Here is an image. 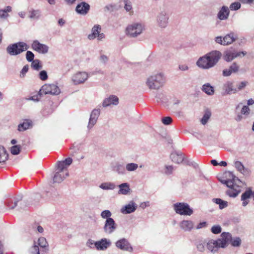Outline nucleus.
Listing matches in <instances>:
<instances>
[{"label": "nucleus", "mask_w": 254, "mask_h": 254, "mask_svg": "<svg viewBox=\"0 0 254 254\" xmlns=\"http://www.w3.org/2000/svg\"><path fill=\"white\" fill-rule=\"evenodd\" d=\"M174 209L177 214L190 216L193 213L189 205L187 203L178 202L174 204Z\"/></svg>", "instance_id": "0eeeda50"}, {"label": "nucleus", "mask_w": 254, "mask_h": 254, "mask_svg": "<svg viewBox=\"0 0 254 254\" xmlns=\"http://www.w3.org/2000/svg\"><path fill=\"white\" fill-rule=\"evenodd\" d=\"M144 30V26L141 23H133L129 25L126 29L127 34L130 37H136Z\"/></svg>", "instance_id": "20e7f679"}, {"label": "nucleus", "mask_w": 254, "mask_h": 254, "mask_svg": "<svg viewBox=\"0 0 254 254\" xmlns=\"http://www.w3.org/2000/svg\"><path fill=\"white\" fill-rule=\"evenodd\" d=\"M20 145H16L11 147V153L13 155H18L20 151Z\"/></svg>", "instance_id": "8fccbe9b"}, {"label": "nucleus", "mask_w": 254, "mask_h": 254, "mask_svg": "<svg viewBox=\"0 0 254 254\" xmlns=\"http://www.w3.org/2000/svg\"><path fill=\"white\" fill-rule=\"evenodd\" d=\"M212 201L216 204H219V208L220 209H222L228 206V202L224 201L221 198H213Z\"/></svg>", "instance_id": "4c0bfd02"}, {"label": "nucleus", "mask_w": 254, "mask_h": 254, "mask_svg": "<svg viewBox=\"0 0 254 254\" xmlns=\"http://www.w3.org/2000/svg\"><path fill=\"white\" fill-rule=\"evenodd\" d=\"M253 191L250 188L242 193L241 200L242 201L243 206L245 207L250 203Z\"/></svg>", "instance_id": "6ab92c4d"}, {"label": "nucleus", "mask_w": 254, "mask_h": 254, "mask_svg": "<svg viewBox=\"0 0 254 254\" xmlns=\"http://www.w3.org/2000/svg\"><path fill=\"white\" fill-rule=\"evenodd\" d=\"M72 162V159L69 157L65 159L64 161H59L58 163H63L64 164V169H67V166L70 165Z\"/></svg>", "instance_id": "bf43d9fd"}, {"label": "nucleus", "mask_w": 254, "mask_h": 254, "mask_svg": "<svg viewBox=\"0 0 254 254\" xmlns=\"http://www.w3.org/2000/svg\"><path fill=\"white\" fill-rule=\"evenodd\" d=\"M207 248L211 253L214 254L218 251V249L219 248L217 242L215 240H211L209 241L207 243Z\"/></svg>", "instance_id": "c756f323"}, {"label": "nucleus", "mask_w": 254, "mask_h": 254, "mask_svg": "<svg viewBox=\"0 0 254 254\" xmlns=\"http://www.w3.org/2000/svg\"><path fill=\"white\" fill-rule=\"evenodd\" d=\"M205 243L201 241L197 242L196 244V247L197 251L200 252H203L205 251Z\"/></svg>", "instance_id": "de8ad7c7"}, {"label": "nucleus", "mask_w": 254, "mask_h": 254, "mask_svg": "<svg viewBox=\"0 0 254 254\" xmlns=\"http://www.w3.org/2000/svg\"><path fill=\"white\" fill-rule=\"evenodd\" d=\"M29 17L31 19H38L41 17V11L39 9H32L29 11Z\"/></svg>", "instance_id": "72a5a7b5"}, {"label": "nucleus", "mask_w": 254, "mask_h": 254, "mask_svg": "<svg viewBox=\"0 0 254 254\" xmlns=\"http://www.w3.org/2000/svg\"><path fill=\"white\" fill-rule=\"evenodd\" d=\"M101 31V27L99 25H95L92 28V33L89 34L88 38L89 40H93L97 38V35Z\"/></svg>", "instance_id": "c85d7f7f"}, {"label": "nucleus", "mask_w": 254, "mask_h": 254, "mask_svg": "<svg viewBox=\"0 0 254 254\" xmlns=\"http://www.w3.org/2000/svg\"><path fill=\"white\" fill-rule=\"evenodd\" d=\"M99 187L105 190H114L116 186L112 183H104L101 184Z\"/></svg>", "instance_id": "58836bf2"}, {"label": "nucleus", "mask_w": 254, "mask_h": 254, "mask_svg": "<svg viewBox=\"0 0 254 254\" xmlns=\"http://www.w3.org/2000/svg\"><path fill=\"white\" fill-rule=\"evenodd\" d=\"M222 228L220 225H214L211 229V231L214 234H218L221 232Z\"/></svg>", "instance_id": "864d4df0"}, {"label": "nucleus", "mask_w": 254, "mask_h": 254, "mask_svg": "<svg viewBox=\"0 0 254 254\" xmlns=\"http://www.w3.org/2000/svg\"><path fill=\"white\" fill-rule=\"evenodd\" d=\"M8 158V155L3 147L0 146V163H4Z\"/></svg>", "instance_id": "f704fd0d"}, {"label": "nucleus", "mask_w": 254, "mask_h": 254, "mask_svg": "<svg viewBox=\"0 0 254 254\" xmlns=\"http://www.w3.org/2000/svg\"><path fill=\"white\" fill-rule=\"evenodd\" d=\"M126 168L127 171H134L138 168V165L134 163H127L126 165Z\"/></svg>", "instance_id": "79ce46f5"}, {"label": "nucleus", "mask_w": 254, "mask_h": 254, "mask_svg": "<svg viewBox=\"0 0 254 254\" xmlns=\"http://www.w3.org/2000/svg\"><path fill=\"white\" fill-rule=\"evenodd\" d=\"M99 60L101 63L103 64H105L108 61V58L106 55H102L99 58Z\"/></svg>", "instance_id": "69168bd1"}, {"label": "nucleus", "mask_w": 254, "mask_h": 254, "mask_svg": "<svg viewBox=\"0 0 254 254\" xmlns=\"http://www.w3.org/2000/svg\"><path fill=\"white\" fill-rule=\"evenodd\" d=\"M32 126V122L29 120H25L23 123L18 126V130L19 131H23Z\"/></svg>", "instance_id": "7c9ffc66"}, {"label": "nucleus", "mask_w": 254, "mask_h": 254, "mask_svg": "<svg viewBox=\"0 0 254 254\" xmlns=\"http://www.w3.org/2000/svg\"><path fill=\"white\" fill-rule=\"evenodd\" d=\"M60 93V89L58 86L55 84H45L40 90L39 94L58 95Z\"/></svg>", "instance_id": "9d476101"}, {"label": "nucleus", "mask_w": 254, "mask_h": 254, "mask_svg": "<svg viewBox=\"0 0 254 254\" xmlns=\"http://www.w3.org/2000/svg\"><path fill=\"white\" fill-rule=\"evenodd\" d=\"M241 181H237V185H234L231 188H230L229 190L226 191V194L230 197H235L238 194L241 192V190L239 188L240 184L241 183Z\"/></svg>", "instance_id": "5701e85b"}, {"label": "nucleus", "mask_w": 254, "mask_h": 254, "mask_svg": "<svg viewBox=\"0 0 254 254\" xmlns=\"http://www.w3.org/2000/svg\"><path fill=\"white\" fill-rule=\"evenodd\" d=\"M223 37L217 36L215 38V41L216 43L224 45Z\"/></svg>", "instance_id": "338daca9"}, {"label": "nucleus", "mask_w": 254, "mask_h": 254, "mask_svg": "<svg viewBox=\"0 0 254 254\" xmlns=\"http://www.w3.org/2000/svg\"><path fill=\"white\" fill-rule=\"evenodd\" d=\"M193 226V222L190 220H183L180 224L181 228L185 231H190Z\"/></svg>", "instance_id": "bb28decb"}, {"label": "nucleus", "mask_w": 254, "mask_h": 254, "mask_svg": "<svg viewBox=\"0 0 254 254\" xmlns=\"http://www.w3.org/2000/svg\"><path fill=\"white\" fill-rule=\"evenodd\" d=\"M29 69L28 65L26 64L24 66L22 70L20 71L19 77L23 78L25 76L26 73L28 72Z\"/></svg>", "instance_id": "13d9d810"}, {"label": "nucleus", "mask_w": 254, "mask_h": 254, "mask_svg": "<svg viewBox=\"0 0 254 254\" xmlns=\"http://www.w3.org/2000/svg\"><path fill=\"white\" fill-rule=\"evenodd\" d=\"M113 170L119 174L124 175L125 174V169L124 166L119 163H116L113 166Z\"/></svg>", "instance_id": "c9c22d12"}, {"label": "nucleus", "mask_w": 254, "mask_h": 254, "mask_svg": "<svg viewBox=\"0 0 254 254\" xmlns=\"http://www.w3.org/2000/svg\"><path fill=\"white\" fill-rule=\"evenodd\" d=\"M232 239V235L228 232H223L221 234V238L215 240L219 248H226Z\"/></svg>", "instance_id": "9b49d317"}, {"label": "nucleus", "mask_w": 254, "mask_h": 254, "mask_svg": "<svg viewBox=\"0 0 254 254\" xmlns=\"http://www.w3.org/2000/svg\"><path fill=\"white\" fill-rule=\"evenodd\" d=\"M32 49L39 53L45 54L48 52L49 47L45 44L40 43L38 40H35L32 44Z\"/></svg>", "instance_id": "ddd939ff"}, {"label": "nucleus", "mask_w": 254, "mask_h": 254, "mask_svg": "<svg viewBox=\"0 0 254 254\" xmlns=\"http://www.w3.org/2000/svg\"><path fill=\"white\" fill-rule=\"evenodd\" d=\"M169 19V16L168 11L166 10L160 11L156 17L157 26L161 29L165 28L168 24Z\"/></svg>", "instance_id": "423d86ee"}, {"label": "nucleus", "mask_w": 254, "mask_h": 254, "mask_svg": "<svg viewBox=\"0 0 254 254\" xmlns=\"http://www.w3.org/2000/svg\"><path fill=\"white\" fill-rule=\"evenodd\" d=\"M11 11V7L10 6H6L3 9H0V18L6 19L9 14L8 12Z\"/></svg>", "instance_id": "e433bc0d"}, {"label": "nucleus", "mask_w": 254, "mask_h": 254, "mask_svg": "<svg viewBox=\"0 0 254 254\" xmlns=\"http://www.w3.org/2000/svg\"><path fill=\"white\" fill-rule=\"evenodd\" d=\"M117 229V224L113 218L106 220L105 225L103 227L104 232L108 234L113 233Z\"/></svg>", "instance_id": "f8f14e48"}, {"label": "nucleus", "mask_w": 254, "mask_h": 254, "mask_svg": "<svg viewBox=\"0 0 254 254\" xmlns=\"http://www.w3.org/2000/svg\"><path fill=\"white\" fill-rule=\"evenodd\" d=\"M230 11L226 6H223L217 14V17L221 20H226L229 15Z\"/></svg>", "instance_id": "a878e982"}, {"label": "nucleus", "mask_w": 254, "mask_h": 254, "mask_svg": "<svg viewBox=\"0 0 254 254\" xmlns=\"http://www.w3.org/2000/svg\"><path fill=\"white\" fill-rule=\"evenodd\" d=\"M37 245L41 248L44 249H46L49 246L46 238L44 237H40L39 238L38 240V244Z\"/></svg>", "instance_id": "ea45409f"}, {"label": "nucleus", "mask_w": 254, "mask_h": 254, "mask_svg": "<svg viewBox=\"0 0 254 254\" xmlns=\"http://www.w3.org/2000/svg\"><path fill=\"white\" fill-rule=\"evenodd\" d=\"M165 82L164 74L162 73H157L148 77L146 85L150 89L158 90L164 85Z\"/></svg>", "instance_id": "f03ea898"}, {"label": "nucleus", "mask_w": 254, "mask_h": 254, "mask_svg": "<svg viewBox=\"0 0 254 254\" xmlns=\"http://www.w3.org/2000/svg\"><path fill=\"white\" fill-rule=\"evenodd\" d=\"M233 247H239L241 244V240L239 237H236L229 242Z\"/></svg>", "instance_id": "3c124183"}, {"label": "nucleus", "mask_w": 254, "mask_h": 254, "mask_svg": "<svg viewBox=\"0 0 254 254\" xmlns=\"http://www.w3.org/2000/svg\"><path fill=\"white\" fill-rule=\"evenodd\" d=\"M28 46L24 42H19L10 44L6 48L7 52L11 56H16L27 50Z\"/></svg>", "instance_id": "7ed1b4c3"}, {"label": "nucleus", "mask_w": 254, "mask_h": 254, "mask_svg": "<svg viewBox=\"0 0 254 254\" xmlns=\"http://www.w3.org/2000/svg\"><path fill=\"white\" fill-rule=\"evenodd\" d=\"M211 113L210 111H206L205 112V114H204L202 118L201 119V122L202 125H205L209 119L210 118L211 116Z\"/></svg>", "instance_id": "c03bdc74"}, {"label": "nucleus", "mask_w": 254, "mask_h": 254, "mask_svg": "<svg viewBox=\"0 0 254 254\" xmlns=\"http://www.w3.org/2000/svg\"><path fill=\"white\" fill-rule=\"evenodd\" d=\"M241 4L239 2H234L230 5V9L231 10H237L241 8Z\"/></svg>", "instance_id": "6e6d98bb"}, {"label": "nucleus", "mask_w": 254, "mask_h": 254, "mask_svg": "<svg viewBox=\"0 0 254 254\" xmlns=\"http://www.w3.org/2000/svg\"><path fill=\"white\" fill-rule=\"evenodd\" d=\"M250 110L247 105H243L242 103H239L236 108L237 116L235 120L237 122L241 121L243 119L246 118L250 114Z\"/></svg>", "instance_id": "1a4fd4ad"}, {"label": "nucleus", "mask_w": 254, "mask_h": 254, "mask_svg": "<svg viewBox=\"0 0 254 254\" xmlns=\"http://www.w3.org/2000/svg\"><path fill=\"white\" fill-rule=\"evenodd\" d=\"M234 164L235 168L238 171L242 173H244L245 171V167L241 162L237 161L235 162Z\"/></svg>", "instance_id": "49530a36"}, {"label": "nucleus", "mask_w": 254, "mask_h": 254, "mask_svg": "<svg viewBox=\"0 0 254 254\" xmlns=\"http://www.w3.org/2000/svg\"><path fill=\"white\" fill-rule=\"evenodd\" d=\"M248 82L247 81H242V82H240V83H238L236 85V90H237V93L239 91H241L243 89H244L246 86L248 84Z\"/></svg>", "instance_id": "603ef678"}, {"label": "nucleus", "mask_w": 254, "mask_h": 254, "mask_svg": "<svg viewBox=\"0 0 254 254\" xmlns=\"http://www.w3.org/2000/svg\"><path fill=\"white\" fill-rule=\"evenodd\" d=\"M246 54V52L237 51L234 48H230L224 52L223 58L225 61L230 62L236 58L244 57Z\"/></svg>", "instance_id": "6e6552de"}, {"label": "nucleus", "mask_w": 254, "mask_h": 254, "mask_svg": "<svg viewBox=\"0 0 254 254\" xmlns=\"http://www.w3.org/2000/svg\"><path fill=\"white\" fill-rule=\"evenodd\" d=\"M88 75L86 72H78L72 76V80L75 84L84 82L88 78Z\"/></svg>", "instance_id": "4468645a"}, {"label": "nucleus", "mask_w": 254, "mask_h": 254, "mask_svg": "<svg viewBox=\"0 0 254 254\" xmlns=\"http://www.w3.org/2000/svg\"><path fill=\"white\" fill-rule=\"evenodd\" d=\"M25 203L24 201H15L14 203L11 205L9 206V208L11 209H13L16 206H18V209H20L23 208L24 206H25Z\"/></svg>", "instance_id": "a19ab883"}, {"label": "nucleus", "mask_w": 254, "mask_h": 254, "mask_svg": "<svg viewBox=\"0 0 254 254\" xmlns=\"http://www.w3.org/2000/svg\"><path fill=\"white\" fill-rule=\"evenodd\" d=\"M229 69L232 73H236L239 69V66L236 63H233L229 67Z\"/></svg>", "instance_id": "052dcab7"}, {"label": "nucleus", "mask_w": 254, "mask_h": 254, "mask_svg": "<svg viewBox=\"0 0 254 254\" xmlns=\"http://www.w3.org/2000/svg\"><path fill=\"white\" fill-rule=\"evenodd\" d=\"M116 247L123 251H127L131 252L132 250V247L129 243L125 238L121 239L116 243Z\"/></svg>", "instance_id": "f3484780"}, {"label": "nucleus", "mask_w": 254, "mask_h": 254, "mask_svg": "<svg viewBox=\"0 0 254 254\" xmlns=\"http://www.w3.org/2000/svg\"><path fill=\"white\" fill-rule=\"evenodd\" d=\"M170 158L173 162L180 164L184 161L185 156L182 152H175L170 154Z\"/></svg>", "instance_id": "b1692460"}, {"label": "nucleus", "mask_w": 254, "mask_h": 254, "mask_svg": "<svg viewBox=\"0 0 254 254\" xmlns=\"http://www.w3.org/2000/svg\"><path fill=\"white\" fill-rule=\"evenodd\" d=\"M232 73L230 71V69H225L223 70V75L224 76H230Z\"/></svg>", "instance_id": "774afa93"}, {"label": "nucleus", "mask_w": 254, "mask_h": 254, "mask_svg": "<svg viewBox=\"0 0 254 254\" xmlns=\"http://www.w3.org/2000/svg\"><path fill=\"white\" fill-rule=\"evenodd\" d=\"M31 67L35 70H39L42 68V66L40 64L39 60H35L32 62Z\"/></svg>", "instance_id": "a18cd8bd"}, {"label": "nucleus", "mask_w": 254, "mask_h": 254, "mask_svg": "<svg viewBox=\"0 0 254 254\" xmlns=\"http://www.w3.org/2000/svg\"><path fill=\"white\" fill-rule=\"evenodd\" d=\"M137 207L136 204L133 201L122 208L121 212L124 214H129L134 212Z\"/></svg>", "instance_id": "4be33fe9"}, {"label": "nucleus", "mask_w": 254, "mask_h": 254, "mask_svg": "<svg viewBox=\"0 0 254 254\" xmlns=\"http://www.w3.org/2000/svg\"><path fill=\"white\" fill-rule=\"evenodd\" d=\"M29 252L30 254H40L39 248L36 242L34 241L33 245L29 250Z\"/></svg>", "instance_id": "37998d69"}, {"label": "nucleus", "mask_w": 254, "mask_h": 254, "mask_svg": "<svg viewBox=\"0 0 254 254\" xmlns=\"http://www.w3.org/2000/svg\"><path fill=\"white\" fill-rule=\"evenodd\" d=\"M174 167L172 165H166L165 166L164 173L167 175H170L173 173Z\"/></svg>", "instance_id": "4d7b16f0"}, {"label": "nucleus", "mask_w": 254, "mask_h": 254, "mask_svg": "<svg viewBox=\"0 0 254 254\" xmlns=\"http://www.w3.org/2000/svg\"><path fill=\"white\" fill-rule=\"evenodd\" d=\"M201 90L209 96L213 95L214 94V87L209 83L203 84L201 87Z\"/></svg>", "instance_id": "2f4dec72"}, {"label": "nucleus", "mask_w": 254, "mask_h": 254, "mask_svg": "<svg viewBox=\"0 0 254 254\" xmlns=\"http://www.w3.org/2000/svg\"><path fill=\"white\" fill-rule=\"evenodd\" d=\"M228 176L231 179L228 180H220L221 182L227 186V187L231 188L234 185H237V181L240 182V179L238 178L235 176L232 173L229 172Z\"/></svg>", "instance_id": "aec40b11"}, {"label": "nucleus", "mask_w": 254, "mask_h": 254, "mask_svg": "<svg viewBox=\"0 0 254 254\" xmlns=\"http://www.w3.org/2000/svg\"><path fill=\"white\" fill-rule=\"evenodd\" d=\"M100 114V110L99 109H95L92 111L87 126V127L89 129L92 128L96 124Z\"/></svg>", "instance_id": "dca6fc26"}, {"label": "nucleus", "mask_w": 254, "mask_h": 254, "mask_svg": "<svg viewBox=\"0 0 254 254\" xmlns=\"http://www.w3.org/2000/svg\"><path fill=\"white\" fill-rule=\"evenodd\" d=\"M124 8L127 11H130L132 9V3L130 0H124Z\"/></svg>", "instance_id": "5fc2aeb1"}, {"label": "nucleus", "mask_w": 254, "mask_h": 254, "mask_svg": "<svg viewBox=\"0 0 254 254\" xmlns=\"http://www.w3.org/2000/svg\"><path fill=\"white\" fill-rule=\"evenodd\" d=\"M223 90L224 91L223 95L237 93L236 88L234 87L233 82L232 81H228L224 84Z\"/></svg>", "instance_id": "a211bd4d"}, {"label": "nucleus", "mask_w": 254, "mask_h": 254, "mask_svg": "<svg viewBox=\"0 0 254 254\" xmlns=\"http://www.w3.org/2000/svg\"><path fill=\"white\" fill-rule=\"evenodd\" d=\"M222 57L221 53L217 50L212 51L200 57L196 65L201 68L208 69L217 64Z\"/></svg>", "instance_id": "f257e3e1"}, {"label": "nucleus", "mask_w": 254, "mask_h": 254, "mask_svg": "<svg viewBox=\"0 0 254 254\" xmlns=\"http://www.w3.org/2000/svg\"><path fill=\"white\" fill-rule=\"evenodd\" d=\"M118 103V98L116 96L111 95L109 97L104 99L102 104V106L104 107H107L111 105H117Z\"/></svg>", "instance_id": "393cba45"}, {"label": "nucleus", "mask_w": 254, "mask_h": 254, "mask_svg": "<svg viewBox=\"0 0 254 254\" xmlns=\"http://www.w3.org/2000/svg\"><path fill=\"white\" fill-rule=\"evenodd\" d=\"M119 194H127L130 190L129 185L127 183L121 184L119 186Z\"/></svg>", "instance_id": "473e14b6"}, {"label": "nucleus", "mask_w": 254, "mask_h": 254, "mask_svg": "<svg viewBox=\"0 0 254 254\" xmlns=\"http://www.w3.org/2000/svg\"><path fill=\"white\" fill-rule=\"evenodd\" d=\"M68 176L67 169H64V163H58L57 172L53 177V183H61Z\"/></svg>", "instance_id": "39448f33"}, {"label": "nucleus", "mask_w": 254, "mask_h": 254, "mask_svg": "<svg viewBox=\"0 0 254 254\" xmlns=\"http://www.w3.org/2000/svg\"><path fill=\"white\" fill-rule=\"evenodd\" d=\"M162 123L165 125H168L172 122V119L170 117H166L162 119Z\"/></svg>", "instance_id": "0e129e2a"}, {"label": "nucleus", "mask_w": 254, "mask_h": 254, "mask_svg": "<svg viewBox=\"0 0 254 254\" xmlns=\"http://www.w3.org/2000/svg\"><path fill=\"white\" fill-rule=\"evenodd\" d=\"M34 55L32 52L28 51L26 52V58L28 62H31L34 61Z\"/></svg>", "instance_id": "680f3d73"}, {"label": "nucleus", "mask_w": 254, "mask_h": 254, "mask_svg": "<svg viewBox=\"0 0 254 254\" xmlns=\"http://www.w3.org/2000/svg\"><path fill=\"white\" fill-rule=\"evenodd\" d=\"M111 245V241L106 238L102 239L100 241L95 243V246L98 250H105L109 247Z\"/></svg>", "instance_id": "412c9836"}, {"label": "nucleus", "mask_w": 254, "mask_h": 254, "mask_svg": "<svg viewBox=\"0 0 254 254\" xmlns=\"http://www.w3.org/2000/svg\"><path fill=\"white\" fill-rule=\"evenodd\" d=\"M112 216V213L109 210H105L103 211L101 213V216L103 219H106L108 220V219L112 218L111 216Z\"/></svg>", "instance_id": "09e8293b"}, {"label": "nucleus", "mask_w": 254, "mask_h": 254, "mask_svg": "<svg viewBox=\"0 0 254 254\" xmlns=\"http://www.w3.org/2000/svg\"><path fill=\"white\" fill-rule=\"evenodd\" d=\"M237 39V35L231 32L223 37L224 46L230 45Z\"/></svg>", "instance_id": "cd10ccee"}, {"label": "nucleus", "mask_w": 254, "mask_h": 254, "mask_svg": "<svg viewBox=\"0 0 254 254\" xmlns=\"http://www.w3.org/2000/svg\"><path fill=\"white\" fill-rule=\"evenodd\" d=\"M39 78L42 80H46L48 78V75L46 71L45 70H42L39 73Z\"/></svg>", "instance_id": "e2e57ef3"}, {"label": "nucleus", "mask_w": 254, "mask_h": 254, "mask_svg": "<svg viewBox=\"0 0 254 254\" xmlns=\"http://www.w3.org/2000/svg\"><path fill=\"white\" fill-rule=\"evenodd\" d=\"M90 8V6L88 3L82 1L76 5L75 11L79 14L85 15L88 13Z\"/></svg>", "instance_id": "2eb2a0df"}]
</instances>
